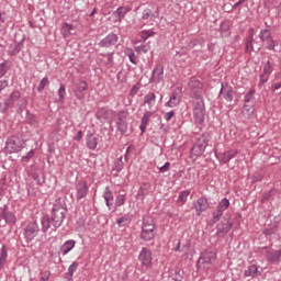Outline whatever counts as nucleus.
I'll return each instance as SVG.
<instances>
[{"mask_svg": "<svg viewBox=\"0 0 281 281\" xmlns=\"http://www.w3.org/2000/svg\"><path fill=\"white\" fill-rule=\"evenodd\" d=\"M65 216H67V209L61 204H54L50 218L47 215L41 218V231L43 234H47L49 229L50 232H56V229L63 225Z\"/></svg>", "mask_w": 281, "mask_h": 281, "instance_id": "1", "label": "nucleus"}, {"mask_svg": "<svg viewBox=\"0 0 281 281\" xmlns=\"http://www.w3.org/2000/svg\"><path fill=\"white\" fill-rule=\"evenodd\" d=\"M157 236V225L155 224V218L150 217L149 215H145L143 217L142 224V233L140 238L148 243L153 240Z\"/></svg>", "mask_w": 281, "mask_h": 281, "instance_id": "2", "label": "nucleus"}, {"mask_svg": "<svg viewBox=\"0 0 281 281\" xmlns=\"http://www.w3.org/2000/svg\"><path fill=\"white\" fill-rule=\"evenodd\" d=\"M216 263V251L206 250L198 260V269H212Z\"/></svg>", "mask_w": 281, "mask_h": 281, "instance_id": "3", "label": "nucleus"}, {"mask_svg": "<svg viewBox=\"0 0 281 281\" xmlns=\"http://www.w3.org/2000/svg\"><path fill=\"white\" fill-rule=\"evenodd\" d=\"M193 115L196 124H203L205 122V103L203 98L193 101Z\"/></svg>", "mask_w": 281, "mask_h": 281, "instance_id": "4", "label": "nucleus"}, {"mask_svg": "<svg viewBox=\"0 0 281 281\" xmlns=\"http://www.w3.org/2000/svg\"><path fill=\"white\" fill-rule=\"evenodd\" d=\"M127 120H128V112L121 110L116 113V120H115L116 131H119L121 135H126L128 131Z\"/></svg>", "mask_w": 281, "mask_h": 281, "instance_id": "5", "label": "nucleus"}, {"mask_svg": "<svg viewBox=\"0 0 281 281\" xmlns=\"http://www.w3.org/2000/svg\"><path fill=\"white\" fill-rule=\"evenodd\" d=\"M23 149V140L19 136H11L7 139L4 150L9 155L20 153Z\"/></svg>", "mask_w": 281, "mask_h": 281, "instance_id": "6", "label": "nucleus"}, {"mask_svg": "<svg viewBox=\"0 0 281 281\" xmlns=\"http://www.w3.org/2000/svg\"><path fill=\"white\" fill-rule=\"evenodd\" d=\"M228 207H229V200L226 198L222 199L218 205L216 206V210H214L212 213V220H211L212 225L221 221V218L223 217V214L225 213L226 210H228Z\"/></svg>", "mask_w": 281, "mask_h": 281, "instance_id": "7", "label": "nucleus"}, {"mask_svg": "<svg viewBox=\"0 0 281 281\" xmlns=\"http://www.w3.org/2000/svg\"><path fill=\"white\" fill-rule=\"evenodd\" d=\"M188 87L192 93V98H194L195 100L203 98L201 97L203 93V82H201L199 78L191 77L189 79Z\"/></svg>", "mask_w": 281, "mask_h": 281, "instance_id": "8", "label": "nucleus"}, {"mask_svg": "<svg viewBox=\"0 0 281 281\" xmlns=\"http://www.w3.org/2000/svg\"><path fill=\"white\" fill-rule=\"evenodd\" d=\"M205 148H207V137L205 135L201 136L198 142L191 148V157L193 159H199L203 153H205Z\"/></svg>", "mask_w": 281, "mask_h": 281, "instance_id": "9", "label": "nucleus"}, {"mask_svg": "<svg viewBox=\"0 0 281 281\" xmlns=\"http://www.w3.org/2000/svg\"><path fill=\"white\" fill-rule=\"evenodd\" d=\"M234 227V222H232V217H224L221 223L216 226V236L217 238H225L229 231Z\"/></svg>", "mask_w": 281, "mask_h": 281, "instance_id": "10", "label": "nucleus"}, {"mask_svg": "<svg viewBox=\"0 0 281 281\" xmlns=\"http://www.w3.org/2000/svg\"><path fill=\"white\" fill-rule=\"evenodd\" d=\"M40 232H41V228L38 227V223L30 222L24 228V237L26 243H32V240H34V238L38 236Z\"/></svg>", "mask_w": 281, "mask_h": 281, "instance_id": "11", "label": "nucleus"}, {"mask_svg": "<svg viewBox=\"0 0 281 281\" xmlns=\"http://www.w3.org/2000/svg\"><path fill=\"white\" fill-rule=\"evenodd\" d=\"M149 82L154 85H159V82H164V65L157 64L151 72V77L149 78Z\"/></svg>", "mask_w": 281, "mask_h": 281, "instance_id": "12", "label": "nucleus"}, {"mask_svg": "<svg viewBox=\"0 0 281 281\" xmlns=\"http://www.w3.org/2000/svg\"><path fill=\"white\" fill-rule=\"evenodd\" d=\"M76 192L77 201H81V199L87 198V194H89V186L87 184V181L81 180L77 182Z\"/></svg>", "mask_w": 281, "mask_h": 281, "instance_id": "13", "label": "nucleus"}, {"mask_svg": "<svg viewBox=\"0 0 281 281\" xmlns=\"http://www.w3.org/2000/svg\"><path fill=\"white\" fill-rule=\"evenodd\" d=\"M138 260L142 262L143 267H150V265H153V251L148 248H143L139 252Z\"/></svg>", "mask_w": 281, "mask_h": 281, "instance_id": "14", "label": "nucleus"}, {"mask_svg": "<svg viewBox=\"0 0 281 281\" xmlns=\"http://www.w3.org/2000/svg\"><path fill=\"white\" fill-rule=\"evenodd\" d=\"M193 207L196 212V216H201L202 212H205L210 209V202L207 201V198H199L196 202L193 204Z\"/></svg>", "mask_w": 281, "mask_h": 281, "instance_id": "15", "label": "nucleus"}, {"mask_svg": "<svg viewBox=\"0 0 281 281\" xmlns=\"http://www.w3.org/2000/svg\"><path fill=\"white\" fill-rule=\"evenodd\" d=\"M7 205L0 207V218H3L8 225H15L16 224V215L14 213L7 211Z\"/></svg>", "mask_w": 281, "mask_h": 281, "instance_id": "16", "label": "nucleus"}, {"mask_svg": "<svg viewBox=\"0 0 281 281\" xmlns=\"http://www.w3.org/2000/svg\"><path fill=\"white\" fill-rule=\"evenodd\" d=\"M89 89V85H87V81H78L75 85L74 93L78 100H82L85 98V91Z\"/></svg>", "mask_w": 281, "mask_h": 281, "instance_id": "17", "label": "nucleus"}, {"mask_svg": "<svg viewBox=\"0 0 281 281\" xmlns=\"http://www.w3.org/2000/svg\"><path fill=\"white\" fill-rule=\"evenodd\" d=\"M220 95H223L224 100L227 102H232V100H234V89L227 83H222Z\"/></svg>", "mask_w": 281, "mask_h": 281, "instance_id": "18", "label": "nucleus"}, {"mask_svg": "<svg viewBox=\"0 0 281 281\" xmlns=\"http://www.w3.org/2000/svg\"><path fill=\"white\" fill-rule=\"evenodd\" d=\"M21 99V91L14 90L8 98V100L4 101V111H8L12 106V104H15V102H19Z\"/></svg>", "mask_w": 281, "mask_h": 281, "instance_id": "19", "label": "nucleus"}, {"mask_svg": "<svg viewBox=\"0 0 281 281\" xmlns=\"http://www.w3.org/2000/svg\"><path fill=\"white\" fill-rule=\"evenodd\" d=\"M113 113H115L113 110H109L106 108H101L97 111L95 117L100 122H106V120H109V117H111L113 115Z\"/></svg>", "mask_w": 281, "mask_h": 281, "instance_id": "20", "label": "nucleus"}, {"mask_svg": "<svg viewBox=\"0 0 281 281\" xmlns=\"http://www.w3.org/2000/svg\"><path fill=\"white\" fill-rule=\"evenodd\" d=\"M117 43V36L115 34H109L106 37L100 41L99 45L100 47H112V45H115Z\"/></svg>", "mask_w": 281, "mask_h": 281, "instance_id": "21", "label": "nucleus"}, {"mask_svg": "<svg viewBox=\"0 0 281 281\" xmlns=\"http://www.w3.org/2000/svg\"><path fill=\"white\" fill-rule=\"evenodd\" d=\"M99 58H100L101 63L104 64V66L108 69H111V67H113V65H114L113 53L100 54Z\"/></svg>", "mask_w": 281, "mask_h": 281, "instance_id": "22", "label": "nucleus"}, {"mask_svg": "<svg viewBox=\"0 0 281 281\" xmlns=\"http://www.w3.org/2000/svg\"><path fill=\"white\" fill-rule=\"evenodd\" d=\"M74 247H76V240L69 239V240L65 241L60 247V251H61L63 256H67V254H69V251H71V249H74Z\"/></svg>", "mask_w": 281, "mask_h": 281, "instance_id": "23", "label": "nucleus"}, {"mask_svg": "<svg viewBox=\"0 0 281 281\" xmlns=\"http://www.w3.org/2000/svg\"><path fill=\"white\" fill-rule=\"evenodd\" d=\"M245 278H258L260 276V271H258V266L251 265L249 266L245 272H244Z\"/></svg>", "mask_w": 281, "mask_h": 281, "instance_id": "24", "label": "nucleus"}, {"mask_svg": "<svg viewBox=\"0 0 281 281\" xmlns=\"http://www.w3.org/2000/svg\"><path fill=\"white\" fill-rule=\"evenodd\" d=\"M103 199L109 210H111V207H113V191H111L109 187L105 188V191L103 193Z\"/></svg>", "mask_w": 281, "mask_h": 281, "instance_id": "25", "label": "nucleus"}, {"mask_svg": "<svg viewBox=\"0 0 281 281\" xmlns=\"http://www.w3.org/2000/svg\"><path fill=\"white\" fill-rule=\"evenodd\" d=\"M157 102V95L155 92H149L144 97V104L148 105V109H153Z\"/></svg>", "mask_w": 281, "mask_h": 281, "instance_id": "26", "label": "nucleus"}, {"mask_svg": "<svg viewBox=\"0 0 281 281\" xmlns=\"http://www.w3.org/2000/svg\"><path fill=\"white\" fill-rule=\"evenodd\" d=\"M153 116V112H146L143 117L139 125L140 132L146 133V126H148V122H150V117Z\"/></svg>", "mask_w": 281, "mask_h": 281, "instance_id": "27", "label": "nucleus"}, {"mask_svg": "<svg viewBox=\"0 0 281 281\" xmlns=\"http://www.w3.org/2000/svg\"><path fill=\"white\" fill-rule=\"evenodd\" d=\"M231 27H232V22H229V21H224V22H222L221 25H220V34H221L222 36H229V34H231V32H229Z\"/></svg>", "mask_w": 281, "mask_h": 281, "instance_id": "28", "label": "nucleus"}, {"mask_svg": "<svg viewBox=\"0 0 281 281\" xmlns=\"http://www.w3.org/2000/svg\"><path fill=\"white\" fill-rule=\"evenodd\" d=\"M86 144L90 150H95L98 148V138L93 134L87 135Z\"/></svg>", "mask_w": 281, "mask_h": 281, "instance_id": "29", "label": "nucleus"}, {"mask_svg": "<svg viewBox=\"0 0 281 281\" xmlns=\"http://www.w3.org/2000/svg\"><path fill=\"white\" fill-rule=\"evenodd\" d=\"M181 102V97H179V93L173 92L169 99V101L167 102V106H170V109L179 105V103Z\"/></svg>", "mask_w": 281, "mask_h": 281, "instance_id": "30", "label": "nucleus"}, {"mask_svg": "<svg viewBox=\"0 0 281 281\" xmlns=\"http://www.w3.org/2000/svg\"><path fill=\"white\" fill-rule=\"evenodd\" d=\"M238 155V151L235 149H231L228 151H225L222 156V161L224 164H227L228 161H232V159H234V157H236Z\"/></svg>", "mask_w": 281, "mask_h": 281, "instance_id": "31", "label": "nucleus"}, {"mask_svg": "<svg viewBox=\"0 0 281 281\" xmlns=\"http://www.w3.org/2000/svg\"><path fill=\"white\" fill-rule=\"evenodd\" d=\"M7 260H8V249H5V245H3L0 249V271L5 266Z\"/></svg>", "mask_w": 281, "mask_h": 281, "instance_id": "32", "label": "nucleus"}, {"mask_svg": "<svg viewBox=\"0 0 281 281\" xmlns=\"http://www.w3.org/2000/svg\"><path fill=\"white\" fill-rule=\"evenodd\" d=\"M190 190H184L179 193L177 203H181V205H186L188 203V198L190 196Z\"/></svg>", "mask_w": 281, "mask_h": 281, "instance_id": "33", "label": "nucleus"}, {"mask_svg": "<svg viewBox=\"0 0 281 281\" xmlns=\"http://www.w3.org/2000/svg\"><path fill=\"white\" fill-rule=\"evenodd\" d=\"M170 278L173 281H183V270L175 269L170 272Z\"/></svg>", "mask_w": 281, "mask_h": 281, "instance_id": "34", "label": "nucleus"}, {"mask_svg": "<svg viewBox=\"0 0 281 281\" xmlns=\"http://www.w3.org/2000/svg\"><path fill=\"white\" fill-rule=\"evenodd\" d=\"M26 122H27V124L33 126V128H38V119L34 114L27 113L26 114Z\"/></svg>", "mask_w": 281, "mask_h": 281, "instance_id": "35", "label": "nucleus"}, {"mask_svg": "<svg viewBox=\"0 0 281 281\" xmlns=\"http://www.w3.org/2000/svg\"><path fill=\"white\" fill-rule=\"evenodd\" d=\"M71 30H74V25L69 23H64L61 26V34L64 38H68V36H71Z\"/></svg>", "mask_w": 281, "mask_h": 281, "instance_id": "36", "label": "nucleus"}, {"mask_svg": "<svg viewBox=\"0 0 281 281\" xmlns=\"http://www.w3.org/2000/svg\"><path fill=\"white\" fill-rule=\"evenodd\" d=\"M276 194H278V190H276V189H271L270 191L263 193L262 198H261L262 203H265L267 201H271V199H273V196H276Z\"/></svg>", "mask_w": 281, "mask_h": 281, "instance_id": "37", "label": "nucleus"}, {"mask_svg": "<svg viewBox=\"0 0 281 281\" xmlns=\"http://www.w3.org/2000/svg\"><path fill=\"white\" fill-rule=\"evenodd\" d=\"M125 56L128 57L130 61L133 65H137V57L135 56V52L133 50V48H126L125 49Z\"/></svg>", "mask_w": 281, "mask_h": 281, "instance_id": "38", "label": "nucleus"}, {"mask_svg": "<svg viewBox=\"0 0 281 281\" xmlns=\"http://www.w3.org/2000/svg\"><path fill=\"white\" fill-rule=\"evenodd\" d=\"M126 203V193H119L115 200V207H122Z\"/></svg>", "mask_w": 281, "mask_h": 281, "instance_id": "39", "label": "nucleus"}, {"mask_svg": "<svg viewBox=\"0 0 281 281\" xmlns=\"http://www.w3.org/2000/svg\"><path fill=\"white\" fill-rule=\"evenodd\" d=\"M259 38L260 41L265 42V41H271V31L265 29L259 33Z\"/></svg>", "mask_w": 281, "mask_h": 281, "instance_id": "40", "label": "nucleus"}, {"mask_svg": "<svg viewBox=\"0 0 281 281\" xmlns=\"http://www.w3.org/2000/svg\"><path fill=\"white\" fill-rule=\"evenodd\" d=\"M127 223H131V217L128 215H123L116 220L119 227H125Z\"/></svg>", "mask_w": 281, "mask_h": 281, "instance_id": "41", "label": "nucleus"}, {"mask_svg": "<svg viewBox=\"0 0 281 281\" xmlns=\"http://www.w3.org/2000/svg\"><path fill=\"white\" fill-rule=\"evenodd\" d=\"M154 35L155 32L153 30H144L139 33V36L143 38V41H148V38L153 37Z\"/></svg>", "mask_w": 281, "mask_h": 281, "instance_id": "42", "label": "nucleus"}, {"mask_svg": "<svg viewBox=\"0 0 281 281\" xmlns=\"http://www.w3.org/2000/svg\"><path fill=\"white\" fill-rule=\"evenodd\" d=\"M130 11H131V9L127 7H120L116 10V14H117L119 19H124V16H126V14H128Z\"/></svg>", "mask_w": 281, "mask_h": 281, "instance_id": "43", "label": "nucleus"}, {"mask_svg": "<svg viewBox=\"0 0 281 281\" xmlns=\"http://www.w3.org/2000/svg\"><path fill=\"white\" fill-rule=\"evenodd\" d=\"M49 278H52V272L45 270L40 272V278L36 281H49Z\"/></svg>", "mask_w": 281, "mask_h": 281, "instance_id": "44", "label": "nucleus"}, {"mask_svg": "<svg viewBox=\"0 0 281 281\" xmlns=\"http://www.w3.org/2000/svg\"><path fill=\"white\" fill-rule=\"evenodd\" d=\"M47 85H49V78L44 77L41 81L40 85L37 87V91L38 93L43 92L45 90V88L47 87Z\"/></svg>", "mask_w": 281, "mask_h": 281, "instance_id": "45", "label": "nucleus"}, {"mask_svg": "<svg viewBox=\"0 0 281 281\" xmlns=\"http://www.w3.org/2000/svg\"><path fill=\"white\" fill-rule=\"evenodd\" d=\"M155 14H153V10L150 9H144L142 12V19L143 21H148V19H153Z\"/></svg>", "mask_w": 281, "mask_h": 281, "instance_id": "46", "label": "nucleus"}, {"mask_svg": "<svg viewBox=\"0 0 281 281\" xmlns=\"http://www.w3.org/2000/svg\"><path fill=\"white\" fill-rule=\"evenodd\" d=\"M273 72V64H271L269 60L266 63V65L263 66V74L271 76V74Z\"/></svg>", "mask_w": 281, "mask_h": 281, "instance_id": "47", "label": "nucleus"}, {"mask_svg": "<svg viewBox=\"0 0 281 281\" xmlns=\"http://www.w3.org/2000/svg\"><path fill=\"white\" fill-rule=\"evenodd\" d=\"M269 81V75L262 72L259 77V87H263Z\"/></svg>", "mask_w": 281, "mask_h": 281, "instance_id": "48", "label": "nucleus"}, {"mask_svg": "<svg viewBox=\"0 0 281 281\" xmlns=\"http://www.w3.org/2000/svg\"><path fill=\"white\" fill-rule=\"evenodd\" d=\"M255 93H256V89H250V90L247 92V94L245 95L244 101H245L246 103L251 102V100H252Z\"/></svg>", "mask_w": 281, "mask_h": 281, "instance_id": "49", "label": "nucleus"}, {"mask_svg": "<svg viewBox=\"0 0 281 281\" xmlns=\"http://www.w3.org/2000/svg\"><path fill=\"white\" fill-rule=\"evenodd\" d=\"M123 169H124V161L122 160L115 161L113 170H115V172H122Z\"/></svg>", "mask_w": 281, "mask_h": 281, "instance_id": "50", "label": "nucleus"}, {"mask_svg": "<svg viewBox=\"0 0 281 281\" xmlns=\"http://www.w3.org/2000/svg\"><path fill=\"white\" fill-rule=\"evenodd\" d=\"M78 261H74L69 268H68V273H70V276H74V273H76V269H78Z\"/></svg>", "mask_w": 281, "mask_h": 281, "instance_id": "51", "label": "nucleus"}, {"mask_svg": "<svg viewBox=\"0 0 281 281\" xmlns=\"http://www.w3.org/2000/svg\"><path fill=\"white\" fill-rule=\"evenodd\" d=\"M65 91H66L65 85H61L58 90V97L60 102L65 100Z\"/></svg>", "mask_w": 281, "mask_h": 281, "instance_id": "52", "label": "nucleus"}, {"mask_svg": "<svg viewBox=\"0 0 281 281\" xmlns=\"http://www.w3.org/2000/svg\"><path fill=\"white\" fill-rule=\"evenodd\" d=\"M34 157V149H31L27 155L22 157V161H30Z\"/></svg>", "mask_w": 281, "mask_h": 281, "instance_id": "53", "label": "nucleus"}, {"mask_svg": "<svg viewBox=\"0 0 281 281\" xmlns=\"http://www.w3.org/2000/svg\"><path fill=\"white\" fill-rule=\"evenodd\" d=\"M137 93H139V86L135 85V86H133V88L131 89L130 94H131L132 97H134V95H137Z\"/></svg>", "mask_w": 281, "mask_h": 281, "instance_id": "54", "label": "nucleus"}, {"mask_svg": "<svg viewBox=\"0 0 281 281\" xmlns=\"http://www.w3.org/2000/svg\"><path fill=\"white\" fill-rule=\"evenodd\" d=\"M170 170V162H166L164 166L159 168V172H168Z\"/></svg>", "mask_w": 281, "mask_h": 281, "instance_id": "55", "label": "nucleus"}, {"mask_svg": "<svg viewBox=\"0 0 281 281\" xmlns=\"http://www.w3.org/2000/svg\"><path fill=\"white\" fill-rule=\"evenodd\" d=\"M172 117H175V111H170V112L165 113L166 122H170V120H172Z\"/></svg>", "mask_w": 281, "mask_h": 281, "instance_id": "56", "label": "nucleus"}, {"mask_svg": "<svg viewBox=\"0 0 281 281\" xmlns=\"http://www.w3.org/2000/svg\"><path fill=\"white\" fill-rule=\"evenodd\" d=\"M278 89H281V82L272 83L271 91L273 93H276V91H278Z\"/></svg>", "mask_w": 281, "mask_h": 281, "instance_id": "57", "label": "nucleus"}, {"mask_svg": "<svg viewBox=\"0 0 281 281\" xmlns=\"http://www.w3.org/2000/svg\"><path fill=\"white\" fill-rule=\"evenodd\" d=\"M268 42H269V45L267 46V49H270V50L276 49V41L270 40Z\"/></svg>", "mask_w": 281, "mask_h": 281, "instance_id": "58", "label": "nucleus"}, {"mask_svg": "<svg viewBox=\"0 0 281 281\" xmlns=\"http://www.w3.org/2000/svg\"><path fill=\"white\" fill-rule=\"evenodd\" d=\"M8 87V80H0V93Z\"/></svg>", "mask_w": 281, "mask_h": 281, "instance_id": "59", "label": "nucleus"}, {"mask_svg": "<svg viewBox=\"0 0 281 281\" xmlns=\"http://www.w3.org/2000/svg\"><path fill=\"white\" fill-rule=\"evenodd\" d=\"M135 49L136 52H144V54H148V48L145 46H136Z\"/></svg>", "mask_w": 281, "mask_h": 281, "instance_id": "60", "label": "nucleus"}, {"mask_svg": "<svg viewBox=\"0 0 281 281\" xmlns=\"http://www.w3.org/2000/svg\"><path fill=\"white\" fill-rule=\"evenodd\" d=\"M64 280H65V281H71V280H74V274H70L69 272H67V273L65 274V277H64Z\"/></svg>", "mask_w": 281, "mask_h": 281, "instance_id": "61", "label": "nucleus"}, {"mask_svg": "<svg viewBox=\"0 0 281 281\" xmlns=\"http://www.w3.org/2000/svg\"><path fill=\"white\" fill-rule=\"evenodd\" d=\"M246 50L247 52H254V44H250V43L246 42Z\"/></svg>", "mask_w": 281, "mask_h": 281, "instance_id": "62", "label": "nucleus"}, {"mask_svg": "<svg viewBox=\"0 0 281 281\" xmlns=\"http://www.w3.org/2000/svg\"><path fill=\"white\" fill-rule=\"evenodd\" d=\"M76 142H80L82 139V131H78L77 135L75 136Z\"/></svg>", "mask_w": 281, "mask_h": 281, "instance_id": "63", "label": "nucleus"}, {"mask_svg": "<svg viewBox=\"0 0 281 281\" xmlns=\"http://www.w3.org/2000/svg\"><path fill=\"white\" fill-rule=\"evenodd\" d=\"M246 43H250L251 45H254V33L249 34V36L247 37V42Z\"/></svg>", "mask_w": 281, "mask_h": 281, "instance_id": "64", "label": "nucleus"}]
</instances>
